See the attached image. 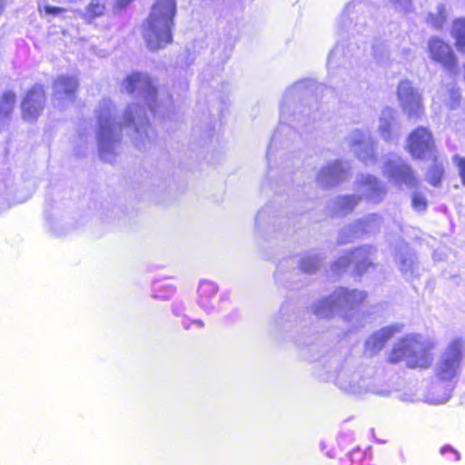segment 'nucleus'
<instances>
[{"instance_id": "nucleus-38", "label": "nucleus", "mask_w": 465, "mask_h": 465, "mask_svg": "<svg viewBox=\"0 0 465 465\" xmlns=\"http://www.w3.org/2000/svg\"><path fill=\"white\" fill-rule=\"evenodd\" d=\"M372 49L375 59L379 63L383 64L385 59L388 57V50L386 45L382 43L376 44L372 46Z\"/></svg>"}, {"instance_id": "nucleus-23", "label": "nucleus", "mask_w": 465, "mask_h": 465, "mask_svg": "<svg viewBox=\"0 0 465 465\" xmlns=\"http://www.w3.org/2000/svg\"><path fill=\"white\" fill-rule=\"evenodd\" d=\"M402 329V324L394 323L373 332L365 341V352L374 355L381 351L387 341Z\"/></svg>"}, {"instance_id": "nucleus-46", "label": "nucleus", "mask_w": 465, "mask_h": 465, "mask_svg": "<svg viewBox=\"0 0 465 465\" xmlns=\"http://www.w3.org/2000/svg\"><path fill=\"white\" fill-rule=\"evenodd\" d=\"M349 455H350V459H351V461H355L356 456H358V455L360 456L359 460L361 459V454L358 450H354L353 451L350 452Z\"/></svg>"}, {"instance_id": "nucleus-35", "label": "nucleus", "mask_w": 465, "mask_h": 465, "mask_svg": "<svg viewBox=\"0 0 465 465\" xmlns=\"http://www.w3.org/2000/svg\"><path fill=\"white\" fill-rule=\"evenodd\" d=\"M411 203H412V208L416 212H424L427 209V205H428L426 197L419 192L413 193L412 198H411Z\"/></svg>"}, {"instance_id": "nucleus-25", "label": "nucleus", "mask_w": 465, "mask_h": 465, "mask_svg": "<svg viewBox=\"0 0 465 465\" xmlns=\"http://www.w3.org/2000/svg\"><path fill=\"white\" fill-rule=\"evenodd\" d=\"M361 202L358 194L340 195L334 198L329 207L337 215L345 216L351 213Z\"/></svg>"}, {"instance_id": "nucleus-30", "label": "nucleus", "mask_w": 465, "mask_h": 465, "mask_svg": "<svg viewBox=\"0 0 465 465\" xmlns=\"http://www.w3.org/2000/svg\"><path fill=\"white\" fill-rule=\"evenodd\" d=\"M447 21V11L445 5L440 3L436 5L435 11L430 12L426 22L436 30H440Z\"/></svg>"}, {"instance_id": "nucleus-34", "label": "nucleus", "mask_w": 465, "mask_h": 465, "mask_svg": "<svg viewBox=\"0 0 465 465\" xmlns=\"http://www.w3.org/2000/svg\"><path fill=\"white\" fill-rule=\"evenodd\" d=\"M153 292V297L165 300L174 294L175 288L172 285H163L159 282H154Z\"/></svg>"}, {"instance_id": "nucleus-9", "label": "nucleus", "mask_w": 465, "mask_h": 465, "mask_svg": "<svg viewBox=\"0 0 465 465\" xmlns=\"http://www.w3.org/2000/svg\"><path fill=\"white\" fill-rule=\"evenodd\" d=\"M371 21V7L363 0H354L346 5L337 19V29L340 33L363 34Z\"/></svg>"}, {"instance_id": "nucleus-17", "label": "nucleus", "mask_w": 465, "mask_h": 465, "mask_svg": "<svg viewBox=\"0 0 465 465\" xmlns=\"http://www.w3.org/2000/svg\"><path fill=\"white\" fill-rule=\"evenodd\" d=\"M347 142L358 159L366 165L376 163L374 142L369 133L355 129L347 137Z\"/></svg>"}, {"instance_id": "nucleus-33", "label": "nucleus", "mask_w": 465, "mask_h": 465, "mask_svg": "<svg viewBox=\"0 0 465 465\" xmlns=\"http://www.w3.org/2000/svg\"><path fill=\"white\" fill-rule=\"evenodd\" d=\"M106 0H92L87 5L84 13V18L91 22L96 17L102 16L105 11Z\"/></svg>"}, {"instance_id": "nucleus-37", "label": "nucleus", "mask_w": 465, "mask_h": 465, "mask_svg": "<svg viewBox=\"0 0 465 465\" xmlns=\"http://www.w3.org/2000/svg\"><path fill=\"white\" fill-rule=\"evenodd\" d=\"M271 218V213L268 207L260 210L255 218L256 229L261 230L263 224L267 223Z\"/></svg>"}, {"instance_id": "nucleus-6", "label": "nucleus", "mask_w": 465, "mask_h": 465, "mask_svg": "<svg viewBox=\"0 0 465 465\" xmlns=\"http://www.w3.org/2000/svg\"><path fill=\"white\" fill-rule=\"evenodd\" d=\"M433 345L420 334H409L394 343L390 353L391 363L405 362L411 369H428L432 363Z\"/></svg>"}, {"instance_id": "nucleus-4", "label": "nucleus", "mask_w": 465, "mask_h": 465, "mask_svg": "<svg viewBox=\"0 0 465 465\" xmlns=\"http://www.w3.org/2000/svg\"><path fill=\"white\" fill-rule=\"evenodd\" d=\"M176 14L175 0H158L143 25V38L150 50L163 48L173 41L172 29Z\"/></svg>"}, {"instance_id": "nucleus-20", "label": "nucleus", "mask_w": 465, "mask_h": 465, "mask_svg": "<svg viewBox=\"0 0 465 465\" xmlns=\"http://www.w3.org/2000/svg\"><path fill=\"white\" fill-rule=\"evenodd\" d=\"M428 50L431 60L440 64L448 72L455 71L457 58L449 44L439 37H431L428 42Z\"/></svg>"}, {"instance_id": "nucleus-12", "label": "nucleus", "mask_w": 465, "mask_h": 465, "mask_svg": "<svg viewBox=\"0 0 465 465\" xmlns=\"http://www.w3.org/2000/svg\"><path fill=\"white\" fill-rule=\"evenodd\" d=\"M381 223V217L376 213L366 215L352 224L342 228L338 235V243L346 244L362 234L374 233L380 230Z\"/></svg>"}, {"instance_id": "nucleus-15", "label": "nucleus", "mask_w": 465, "mask_h": 465, "mask_svg": "<svg viewBox=\"0 0 465 465\" xmlns=\"http://www.w3.org/2000/svg\"><path fill=\"white\" fill-rule=\"evenodd\" d=\"M397 96L403 112L408 114L409 118H418L423 113L421 94L411 81L400 82Z\"/></svg>"}, {"instance_id": "nucleus-31", "label": "nucleus", "mask_w": 465, "mask_h": 465, "mask_svg": "<svg viewBox=\"0 0 465 465\" xmlns=\"http://www.w3.org/2000/svg\"><path fill=\"white\" fill-rule=\"evenodd\" d=\"M451 36L460 53L465 54V18H457L452 23Z\"/></svg>"}, {"instance_id": "nucleus-21", "label": "nucleus", "mask_w": 465, "mask_h": 465, "mask_svg": "<svg viewBox=\"0 0 465 465\" xmlns=\"http://www.w3.org/2000/svg\"><path fill=\"white\" fill-rule=\"evenodd\" d=\"M219 287L209 280H201L197 288V303L208 314L221 311L220 302L223 300L221 296L217 298Z\"/></svg>"}, {"instance_id": "nucleus-40", "label": "nucleus", "mask_w": 465, "mask_h": 465, "mask_svg": "<svg viewBox=\"0 0 465 465\" xmlns=\"http://www.w3.org/2000/svg\"><path fill=\"white\" fill-rule=\"evenodd\" d=\"M173 313L175 316H183L185 311V303L183 301L177 300L173 303L172 307Z\"/></svg>"}, {"instance_id": "nucleus-49", "label": "nucleus", "mask_w": 465, "mask_h": 465, "mask_svg": "<svg viewBox=\"0 0 465 465\" xmlns=\"http://www.w3.org/2000/svg\"><path fill=\"white\" fill-rule=\"evenodd\" d=\"M53 231H54V233L59 234V232L55 231V228H53Z\"/></svg>"}, {"instance_id": "nucleus-52", "label": "nucleus", "mask_w": 465, "mask_h": 465, "mask_svg": "<svg viewBox=\"0 0 465 465\" xmlns=\"http://www.w3.org/2000/svg\"><path fill=\"white\" fill-rule=\"evenodd\" d=\"M80 137L83 140L84 139V134H80Z\"/></svg>"}, {"instance_id": "nucleus-43", "label": "nucleus", "mask_w": 465, "mask_h": 465, "mask_svg": "<svg viewBox=\"0 0 465 465\" xmlns=\"http://www.w3.org/2000/svg\"><path fill=\"white\" fill-rule=\"evenodd\" d=\"M45 11L48 15H57L64 12V9L61 7L56 6H51V5H45L44 7Z\"/></svg>"}, {"instance_id": "nucleus-51", "label": "nucleus", "mask_w": 465, "mask_h": 465, "mask_svg": "<svg viewBox=\"0 0 465 465\" xmlns=\"http://www.w3.org/2000/svg\"><path fill=\"white\" fill-rule=\"evenodd\" d=\"M53 231H54V233L59 234V232L55 231V228H53Z\"/></svg>"}, {"instance_id": "nucleus-16", "label": "nucleus", "mask_w": 465, "mask_h": 465, "mask_svg": "<svg viewBox=\"0 0 465 465\" xmlns=\"http://www.w3.org/2000/svg\"><path fill=\"white\" fill-rule=\"evenodd\" d=\"M342 42H338L334 48L330 52L327 68L330 77L334 78L336 76L345 74L348 69L352 65L351 58L354 56V53L359 48L355 47L351 44L346 47Z\"/></svg>"}, {"instance_id": "nucleus-18", "label": "nucleus", "mask_w": 465, "mask_h": 465, "mask_svg": "<svg viewBox=\"0 0 465 465\" xmlns=\"http://www.w3.org/2000/svg\"><path fill=\"white\" fill-rule=\"evenodd\" d=\"M408 148L413 157H434V142L431 133L425 127H418L409 136Z\"/></svg>"}, {"instance_id": "nucleus-45", "label": "nucleus", "mask_w": 465, "mask_h": 465, "mask_svg": "<svg viewBox=\"0 0 465 465\" xmlns=\"http://www.w3.org/2000/svg\"><path fill=\"white\" fill-rule=\"evenodd\" d=\"M451 103H450V108L455 109L459 104H460V96L456 94L455 93H451Z\"/></svg>"}, {"instance_id": "nucleus-26", "label": "nucleus", "mask_w": 465, "mask_h": 465, "mask_svg": "<svg viewBox=\"0 0 465 465\" xmlns=\"http://www.w3.org/2000/svg\"><path fill=\"white\" fill-rule=\"evenodd\" d=\"M395 125V111L386 107L381 111L379 120V130L382 138L386 141L392 139L391 131Z\"/></svg>"}, {"instance_id": "nucleus-39", "label": "nucleus", "mask_w": 465, "mask_h": 465, "mask_svg": "<svg viewBox=\"0 0 465 465\" xmlns=\"http://www.w3.org/2000/svg\"><path fill=\"white\" fill-rule=\"evenodd\" d=\"M452 161L457 165L461 182L465 185V157L454 155Z\"/></svg>"}, {"instance_id": "nucleus-48", "label": "nucleus", "mask_w": 465, "mask_h": 465, "mask_svg": "<svg viewBox=\"0 0 465 465\" xmlns=\"http://www.w3.org/2000/svg\"><path fill=\"white\" fill-rule=\"evenodd\" d=\"M298 273H299V271H293L292 272H291L292 276L298 274Z\"/></svg>"}, {"instance_id": "nucleus-28", "label": "nucleus", "mask_w": 465, "mask_h": 465, "mask_svg": "<svg viewBox=\"0 0 465 465\" xmlns=\"http://www.w3.org/2000/svg\"><path fill=\"white\" fill-rule=\"evenodd\" d=\"M15 94L12 91L5 92L0 100V131L6 124L9 115L14 110Z\"/></svg>"}, {"instance_id": "nucleus-47", "label": "nucleus", "mask_w": 465, "mask_h": 465, "mask_svg": "<svg viewBox=\"0 0 465 465\" xmlns=\"http://www.w3.org/2000/svg\"><path fill=\"white\" fill-rule=\"evenodd\" d=\"M214 126L208 125L206 130L204 131V135L209 138L212 135V132L213 131Z\"/></svg>"}, {"instance_id": "nucleus-22", "label": "nucleus", "mask_w": 465, "mask_h": 465, "mask_svg": "<svg viewBox=\"0 0 465 465\" xmlns=\"http://www.w3.org/2000/svg\"><path fill=\"white\" fill-rule=\"evenodd\" d=\"M45 104V93L43 85H34L22 101L23 118L28 122L35 121L43 111Z\"/></svg>"}, {"instance_id": "nucleus-24", "label": "nucleus", "mask_w": 465, "mask_h": 465, "mask_svg": "<svg viewBox=\"0 0 465 465\" xmlns=\"http://www.w3.org/2000/svg\"><path fill=\"white\" fill-rule=\"evenodd\" d=\"M396 261L402 276L411 281L420 272L415 252L406 244L402 245L397 253Z\"/></svg>"}, {"instance_id": "nucleus-32", "label": "nucleus", "mask_w": 465, "mask_h": 465, "mask_svg": "<svg viewBox=\"0 0 465 465\" xmlns=\"http://www.w3.org/2000/svg\"><path fill=\"white\" fill-rule=\"evenodd\" d=\"M430 159L433 160V163L430 167L426 174V180L433 186H438L440 182L444 173V167L441 163H440L434 154V157H430Z\"/></svg>"}, {"instance_id": "nucleus-2", "label": "nucleus", "mask_w": 465, "mask_h": 465, "mask_svg": "<svg viewBox=\"0 0 465 465\" xmlns=\"http://www.w3.org/2000/svg\"><path fill=\"white\" fill-rule=\"evenodd\" d=\"M97 122L96 140L100 158L112 163L115 158V148L122 138L123 128L132 131L136 146H145L150 140L151 127L143 108L138 104H131L123 116H119L114 104L109 99H103L95 109Z\"/></svg>"}, {"instance_id": "nucleus-50", "label": "nucleus", "mask_w": 465, "mask_h": 465, "mask_svg": "<svg viewBox=\"0 0 465 465\" xmlns=\"http://www.w3.org/2000/svg\"><path fill=\"white\" fill-rule=\"evenodd\" d=\"M53 231H54V233L59 234V232L55 231V228H53Z\"/></svg>"}, {"instance_id": "nucleus-1", "label": "nucleus", "mask_w": 465, "mask_h": 465, "mask_svg": "<svg viewBox=\"0 0 465 465\" xmlns=\"http://www.w3.org/2000/svg\"><path fill=\"white\" fill-rule=\"evenodd\" d=\"M321 93L322 98L330 96L335 100L332 88L319 84L312 79H302L287 87L280 102L279 124L271 139L267 150L270 162L278 148L288 149L299 143L303 134L313 129L321 119L317 102L313 94Z\"/></svg>"}, {"instance_id": "nucleus-7", "label": "nucleus", "mask_w": 465, "mask_h": 465, "mask_svg": "<svg viewBox=\"0 0 465 465\" xmlns=\"http://www.w3.org/2000/svg\"><path fill=\"white\" fill-rule=\"evenodd\" d=\"M330 379L343 391L353 395H363L369 392L385 395L386 391L380 390L374 384L371 369H354L347 361L335 367Z\"/></svg>"}, {"instance_id": "nucleus-3", "label": "nucleus", "mask_w": 465, "mask_h": 465, "mask_svg": "<svg viewBox=\"0 0 465 465\" xmlns=\"http://www.w3.org/2000/svg\"><path fill=\"white\" fill-rule=\"evenodd\" d=\"M465 356V341L462 338L453 339L440 355L435 366L436 379L444 383L441 392L438 393V385H433L426 395V401L439 405L446 403L451 397L456 379L461 371V363Z\"/></svg>"}, {"instance_id": "nucleus-44", "label": "nucleus", "mask_w": 465, "mask_h": 465, "mask_svg": "<svg viewBox=\"0 0 465 465\" xmlns=\"http://www.w3.org/2000/svg\"><path fill=\"white\" fill-rule=\"evenodd\" d=\"M133 0H116L114 8L122 10L125 8Z\"/></svg>"}, {"instance_id": "nucleus-29", "label": "nucleus", "mask_w": 465, "mask_h": 465, "mask_svg": "<svg viewBox=\"0 0 465 465\" xmlns=\"http://www.w3.org/2000/svg\"><path fill=\"white\" fill-rule=\"evenodd\" d=\"M297 318L290 312L288 306H282L278 316L274 320V327L277 331H289L293 327V322Z\"/></svg>"}, {"instance_id": "nucleus-19", "label": "nucleus", "mask_w": 465, "mask_h": 465, "mask_svg": "<svg viewBox=\"0 0 465 465\" xmlns=\"http://www.w3.org/2000/svg\"><path fill=\"white\" fill-rule=\"evenodd\" d=\"M78 79L74 75H59L53 84V102L58 106H65L75 99Z\"/></svg>"}, {"instance_id": "nucleus-8", "label": "nucleus", "mask_w": 465, "mask_h": 465, "mask_svg": "<svg viewBox=\"0 0 465 465\" xmlns=\"http://www.w3.org/2000/svg\"><path fill=\"white\" fill-rule=\"evenodd\" d=\"M124 89L130 94L141 97L153 116L165 117L173 104L172 96L158 103L157 92L147 74L133 73L123 82Z\"/></svg>"}, {"instance_id": "nucleus-5", "label": "nucleus", "mask_w": 465, "mask_h": 465, "mask_svg": "<svg viewBox=\"0 0 465 465\" xmlns=\"http://www.w3.org/2000/svg\"><path fill=\"white\" fill-rule=\"evenodd\" d=\"M367 298V293L357 289L339 287L329 297L320 299L311 306L312 312L319 318H331L340 314L351 321V313Z\"/></svg>"}, {"instance_id": "nucleus-10", "label": "nucleus", "mask_w": 465, "mask_h": 465, "mask_svg": "<svg viewBox=\"0 0 465 465\" xmlns=\"http://www.w3.org/2000/svg\"><path fill=\"white\" fill-rule=\"evenodd\" d=\"M375 251L376 249L373 246L365 245L352 252H346L333 262L331 271L336 274H340L348 268L352 267L356 274L361 275L369 267L372 266L371 257Z\"/></svg>"}, {"instance_id": "nucleus-36", "label": "nucleus", "mask_w": 465, "mask_h": 465, "mask_svg": "<svg viewBox=\"0 0 465 465\" xmlns=\"http://www.w3.org/2000/svg\"><path fill=\"white\" fill-rule=\"evenodd\" d=\"M393 8L401 13H410L413 10L412 0H390Z\"/></svg>"}, {"instance_id": "nucleus-42", "label": "nucleus", "mask_w": 465, "mask_h": 465, "mask_svg": "<svg viewBox=\"0 0 465 465\" xmlns=\"http://www.w3.org/2000/svg\"><path fill=\"white\" fill-rule=\"evenodd\" d=\"M448 451L451 452L453 454V456H454L453 460L455 461L460 460V453L457 450H455L450 445H445L440 449L441 454H445Z\"/></svg>"}, {"instance_id": "nucleus-41", "label": "nucleus", "mask_w": 465, "mask_h": 465, "mask_svg": "<svg viewBox=\"0 0 465 465\" xmlns=\"http://www.w3.org/2000/svg\"><path fill=\"white\" fill-rule=\"evenodd\" d=\"M191 323L196 324L199 328H203L204 326V323L202 320L190 321L189 319L185 318L182 321V325L186 330L190 328Z\"/></svg>"}, {"instance_id": "nucleus-27", "label": "nucleus", "mask_w": 465, "mask_h": 465, "mask_svg": "<svg viewBox=\"0 0 465 465\" xmlns=\"http://www.w3.org/2000/svg\"><path fill=\"white\" fill-rule=\"evenodd\" d=\"M323 257L318 252L304 254L299 260V271L306 274L315 273L322 266Z\"/></svg>"}, {"instance_id": "nucleus-11", "label": "nucleus", "mask_w": 465, "mask_h": 465, "mask_svg": "<svg viewBox=\"0 0 465 465\" xmlns=\"http://www.w3.org/2000/svg\"><path fill=\"white\" fill-rule=\"evenodd\" d=\"M351 169L348 161H329L318 172L316 181L323 188H333L348 179Z\"/></svg>"}, {"instance_id": "nucleus-14", "label": "nucleus", "mask_w": 465, "mask_h": 465, "mask_svg": "<svg viewBox=\"0 0 465 465\" xmlns=\"http://www.w3.org/2000/svg\"><path fill=\"white\" fill-rule=\"evenodd\" d=\"M354 189L361 201L370 203H381L387 193L385 184L371 174H359L354 182Z\"/></svg>"}, {"instance_id": "nucleus-13", "label": "nucleus", "mask_w": 465, "mask_h": 465, "mask_svg": "<svg viewBox=\"0 0 465 465\" xmlns=\"http://www.w3.org/2000/svg\"><path fill=\"white\" fill-rule=\"evenodd\" d=\"M383 173L390 182L398 186L412 188L416 185V177L411 166L396 154L391 155L385 162Z\"/></svg>"}]
</instances>
